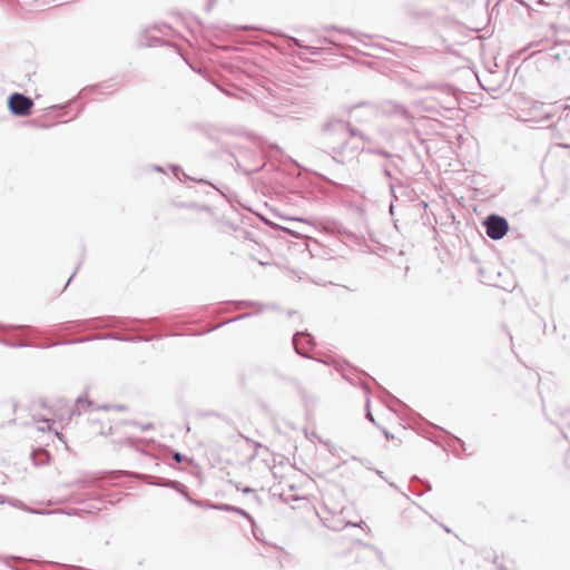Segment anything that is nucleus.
I'll list each match as a JSON object with an SVG mask.
<instances>
[{
	"label": "nucleus",
	"instance_id": "obj_11",
	"mask_svg": "<svg viewBox=\"0 0 570 570\" xmlns=\"http://www.w3.org/2000/svg\"><path fill=\"white\" fill-rule=\"evenodd\" d=\"M295 352L305 358H312L309 351L315 346L314 337L307 332H296L293 336Z\"/></svg>",
	"mask_w": 570,
	"mask_h": 570
},
{
	"label": "nucleus",
	"instance_id": "obj_25",
	"mask_svg": "<svg viewBox=\"0 0 570 570\" xmlns=\"http://www.w3.org/2000/svg\"><path fill=\"white\" fill-rule=\"evenodd\" d=\"M148 29H151V31H156V32L163 33L165 36L169 35V32L171 31L170 26H168L166 23L154 24V26L148 27Z\"/></svg>",
	"mask_w": 570,
	"mask_h": 570
},
{
	"label": "nucleus",
	"instance_id": "obj_61",
	"mask_svg": "<svg viewBox=\"0 0 570 570\" xmlns=\"http://www.w3.org/2000/svg\"><path fill=\"white\" fill-rule=\"evenodd\" d=\"M479 273H480V275L482 276V274H483V269H482V268H480V269H479Z\"/></svg>",
	"mask_w": 570,
	"mask_h": 570
},
{
	"label": "nucleus",
	"instance_id": "obj_59",
	"mask_svg": "<svg viewBox=\"0 0 570 570\" xmlns=\"http://www.w3.org/2000/svg\"><path fill=\"white\" fill-rule=\"evenodd\" d=\"M385 436L389 439L391 438L390 433L389 432H385Z\"/></svg>",
	"mask_w": 570,
	"mask_h": 570
},
{
	"label": "nucleus",
	"instance_id": "obj_51",
	"mask_svg": "<svg viewBox=\"0 0 570 570\" xmlns=\"http://www.w3.org/2000/svg\"><path fill=\"white\" fill-rule=\"evenodd\" d=\"M13 505H17V507H20V505H23V503L19 500H16V503H12Z\"/></svg>",
	"mask_w": 570,
	"mask_h": 570
},
{
	"label": "nucleus",
	"instance_id": "obj_31",
	"mask_svg": "<svg viewBox=\"0 0 570 570\" xmlns=\"http://www.w3.org/2000/svg\"><path fill=\"white\" fill-rule=\"evenodd\" d=\"M254 314H255V313H249V312H248V313H244V314H240V315H238V316H236V317H233V318H230V320H228V321H226V322L222 323L220 325H225V324H229V323L237 322V321H240V320H245V318H247V317L253 316Z\"/></svg>",
	"mask_w": 570,
	"mask_h": 570
},
{
	"label": "nucleus",
	"instance_id": "obj_39",
	"mask_svg": "<svg viewBox=\"0 0 570 570\" xmlns=\"http://www.w3.org/2000/svg\"><path fill=\"white\" fill-rule=\"evenodd\" d=\"M6 405H8L13 413L17 411V403L14 401H10L6 403Z\"/></svg>",
	"mask_w": 570,
	"mask_h": 570
},
{
	"label": "nucleus",
	"instance_id": "obj_40",
	"mask_svg": "<svg viewBox=\"0 0 570 570\" xmlns=\"http://www.w3.org/2000/svg\"><path fill=\"white\" fill-rule=\"evenodd\" d=\"M170 168L176 176L178 175V171H180V167L178 165H173Z\"/></svg>",
	"mask_w": 570,
	"mask_h": 570
},
{
	"label": "nucleus",
	"instance_id": "obj_10",
	"mask_svg": "<svg viewBox=\"0 0 570 570\" xmlns=\"http://www.w3.org/2000/svg\"><path fill=\"white\" fill-rule=\"evenodd\" d=\"M153 338H154L153 336H142V335L127 336V335H122L119 333H109V334H104V335H98V336H92V337H80V338L66 340V341H63V343L65 344H79V343H85V342H89L92 340H115V341H119V342L137 343V342H150Z\"/></svg>",
	"mask_w": 570,
	"mask_h": 570
},
{
	"label": "nucleus",
	"instance_id": "obj_42",
	"mask_svg": "<svg viewBox=\"0 0 570 570\" xmlns=\"http://www.w3.org/2000/svg\"><path fill=\"white\" fill-rule=\"evenodd\" d=\"M140 428H141L142 431H147V430L153 428V424L151 423H147V424L141 425Z\"/></svg>",
	"mask_w": 570,
	"mask_h": 570
},
{
	"label": "nucleus",
	"instance_id": "obj_63",
	"mask_svg": "<svg viewBox=\"0 0 570 570\" xmlns=\"http://www.w3.org/2000/svg\"><path fill=\"white\" fill-rule=\"evenodd\" d=\"M566 104H570V96L567 98V102Z\"/></svg>",
	"mask_w": 570,
	"mask_h": 570
},
{
	"label": "nucleus",
	"instance_id": "obj_44",
	"mask_svg": "<svg viewBox=\"0 0 570 570\" xmlns=\"http://www.w3.org/2000/svg\"><path fill=\"white\" fill-rule=\"evenodd\" d=\"M78 268H79V267H77L76 269H78ZM76 272H77V271H75V272L72 273V275L68 278V282H67V284L65 285V288L70 284L71 279L73 278V276H75V274H76Z\"/></svg>",
	"mask_w": 570,
	"mask_h": 570
},
{
	"label": "nucleus",
	"instance_id": "obj_34",
	"mask_svg": "<svg viewBox=\"0 0 570 570\" xmlns=\"http://www.w3.org/2000/svg\"><path fill=\"white\" fill-rule=\"evenodd\" d=\"M366 417H367V420H370L372 423H375V420H374V417H373V414H372V412H371V410H370V397H368V396H367V399H366Z\"/></svg>",
	"mask_w": 570,
	"mask_h": 570
},
{
	"label": "nucleus",
	"instance_id": "obj_26",
	"mask_svg": "<svg viewBox=\"0 0 570 570\" xmlns=\"http://www.w3.org/2000/svg\"><path fill=\"white\" fill-rule=\"evenodd\" d=\"M121 83L119 81H115V80H107V81H104L99 85H97L95 88H101V89H107V90H116Z\"/></svg>",
	"mask_w": 570,
	"mask_h": 570
},
{
	"label": "nucleus",
	"instance_id": "obj_45",
	"mask_svg": "<svg viewBox=\"0 0 570 570\" xmlns=\"http://www.w3.org/2000/svg\"><path fill=\"white\" fill-rule=\"evenodd\" d=\"M252 443H253V445H254V448H255V449L263 448V444H261L259 442H255V441H253Z\"/></svg>",
	"mask_w": 570,
	"mask_h": 570
},
{
	"label": "nucleus",
	"instance_id": "obj_60",
	"mask_svg": "<svg viewBox=\"0 0 570 570\" xmlns=\"http://www.w3.org/2000/svg\"><path fill=\"white\" fill-rule=\"evenodd\" d=\"M42 128H49V125H41Z\"/></svg>",
	"mask_w": 570,
	"mask_h": 570
},
{
	"label": "nucleus",
	"instance_id": "obj_24",
	"mask_svg": "<svg viewBox=\"0 0 570 570\" xmlns=\"http://www.w3.org/2000/svg\"><path fill=\"white\" fill-rule=\"evenodd\" d=\"M169 488L177 491L183 497L187 495V493H188L186 485H184L183 483H180L179 481H176V480H171Z\"/></svg>",
	"mask_w": 570,
	"mask_h": 570
},
{
	"label": "nucleus",
	"instance_id": "obj_18",
	"mask_svg": "<svg viewBox=\"0 0 570 570\" xmlns=\"http://www.w3.org/2000/svg\"><path fill=\"white\" fill-rule=\"evenodd\" d=\"M92 406V402L88 400L86 396L80 395L76 399L73 406L68 410V420H70L75 415H81L83 412H87Z\"/></svg>",
	"mask_w": 570,
	"mask_h": 570
},
{
	"label": "nucleus",
	"instance_id": "obj_7",
	"mask_svg": "<svg viewBox=\"0 0 570 570\" xmlns=\"http://www.w3.org/2000/svg\"><path fill=\"white\" fill-rule=\"evenodd\" d=\"M33 100L21 92H12L7 99V106L12 116L27 117L33 108Z\"/></svg>",
	"mask_w": 570,
	"mask_h": 570
},
{
	"label": "nucleus",
	"instance_id": "obj_4",
	"mask_svg": "<svg viewBox=\"0 0 570 570\" xmlns=\"http://www.w3.org/2000/svg\"><path fill=\"white\" fill-rule=\"evenodd\" d=\"M157 322V318H149L147 321L140 318H120L116 316H109L106 318L94 317L88 320H78L66 322L61 325V330L69 331L72 327H83V328H104V327H121L128 331H137L138 328L134 326V324L149 323L154 324Z\"/></svg>",
	"mask_w": 570,
	"mask_h": 570
},
{
	"label": "nucleus",
	"instance_id": "obj_38",
	"mask_svg": "<svg viewBox=\"0 0 570 570\" xmlns=\"http://www.w3.org/2000/svg\"><path fill=\"white\" fill-rule=\"evenodd\" d=\"M452 439H453V441H454L458 445H460V448H461L463 451H465V448H464V445H465V444H464V442H463L461 439H459V438H456V436H452Z\"/></svg>",
	"mask_w": 570,
	"mask_h": 570
},
{
	"label": "nucleus",
	"instance_id": "obj_29",
	"mask_svg": "<svg viewBox=\"0 0 570 570\" xmlns=\"http://www.w3.org/2000/svg\"><path fill=\"white\" fill-rule=\"evenodd\" d=\"M323 29L325 31H338V32H342V33H352V31L350 29L340 28V27L334 26V24L324 26Z\"/></svg>",
	"mask_w": 570,
	"mask_h": 570
},
{
	"label": "nucleus",
	"instance_id": "obj_21",
	"mask_svg": "<svg viewBox=\"0 0 570 570\" xmlns=\"http://www.w3.org/2000/svg\"><path fill=\"white\" fill-rule=\"evenodd\" d=\"M141 478L144 479V481L147 484L161 487V488H169L170 482H171L170 479H165V478L148 475V474H144V475H141Z\"/></svg>",
	"mask_w": 570,
	"mask_h": 570
},
{
	"label": "nucleus",
	"instance_id": "obj_27",
	"mask_svg": "<svg viewBox=\"0 0 570 570\" xmlns=\"http://www.w3.org/2000/svg\"><path fill=\"white\" fill-rule=\"evenodd\" d=\"M366 153L371 154V155H376V156H382L386 159H390V157H394L395 155L389 153L387 150L385 149H382V148H368L366 149Z\"/></svg>",
	"mask_w": 570,
	"mask_h": 570
},
{
	"label": "nucleus",
	"instance_id": "obj_53",
	"mask_svg": "<svg viewBox=\"0 0 570 570\" xmlns=\"http://www.w3.org/2000/svg\"><path fill=\"white\" fill-rule=\"evenodd\" d=\"M58 108H63V106L53 105V106L51 107V109H58Z\"/></svg>",
	"mask_w": 570,
	"mask_h": 570
},
{
	"label": "nucleus",
	"instance_id": "obj_41",
	"mask_svg": "<svg viewBox=\"0 0 570 570\" xmlns=\"http://www.w3.org/2000/svg\"><path fill=\"white\" fill-rule=\"evenodd\" d=\"M361 385H362V387L364 389V391H365L366 393H368V391H370L368 384H367L366 382L362 381V382H361Z\"/></svg>",
	"mask_w": 570,
	"mask_h": 570
},
{
	"label": "nucleus",
	"instance_id": "obj_1",
	"mask_svg": "<svg viewBox=\"0 0 570 570\" xmlns=\"http://www.w3.org/2000/svg\"><path fill=\"white\" fill-rule=\"evenodd\" d=\"M527 49H533L529 59L534 63L570 72V41L561 38L560 28L556 23L537 31Z\"/></svg>",
	"mask_w": 570,
	"mask_h": 570
},
{
	"label": "nucleus",
	"instance_id": "obj_3",
	"mask_svg": "<svg viewBox=\"0 0 570 570\" xmlns=\"http://www.w3.org/2000/svg\"><path fill=\"white\" fill-rule=\"evenodd\" d=\"M528 121H534L541 128L548 129L556 146L570 149V104L560 105L554 112L544 109L538 119L530 118Z\"/></svg>",
	"mask_w": 570,
	"mask_h": 570
},
{
	"label": "nucleus",
	"instance_id": "obj_30",
	"mask_svg": "<svg viewBox=\"0 0 570 570\" xmlns=\"http://www.w3.org/2000/svg\"><path fill=\"white\" fill-rule=\"evenodd\" d=\"M6 328L10 330H22V331H29V332H38V330L30 325H8Z\"/></svg>",
	"mask_w": 570,
	"mask_h": 570
},
{
	"label": "nucleus",
	"instance_id": "obj_62",
	"mask_svg": "<svg viewBox=\"0 0 570 570\" xmlns=\"http://www.w3.org/2000/svg\"><path fill=\"white\" fill-rule=\"evenodd\" d=\"M154 337H155V338H161V337H163V335H156V336H154Z\"/></svg>",
	"mask_w": 570,
	"mask_h": 570
},
{
	"label": "nucleus",
	"instance_id": "obj_9",
	"mask_svg": "<svg viewBox=\"0 0 570 570\" xmlns=\"http://www.w3.org/2000/svg\"><path fill=\"white\" fill-rule=\"evenodd\" d=\"M402 161V158L396 155L394 157H390V159H385L384 163L381 164V169L384 177L390 179L389 187L393 198L397 199L396 189H405V186L401 180H394V171H400L399 163Z\"/></svg>",
	"mask_w": 570,
	"mask_h": 570
},
{
	"label": "nucleus",
	"instance_id": "obj_32",
	"mask_svg": "<svg viewBox=\"0 0 570 570\" xmlns=\"http://www.w3.org/2000/svg\"><path fill=\"white\" fill-rule=\"evenodd\" d=\"M171 459L177 463H180V462L187 460V458L184 454H181L180 452H177V451L173 452Z\"/></svg>",
	"mask_w": 570,
	"mask_h": 570
},
{
	"label": "nucleus",
	"instance_id": "obj_37",
	"mask_svg": "<svg viewBox=\"0 0 570 570\" xmlns=\"http://www.w3.org/2000/svg\"><path fill=\"white\" fill-rule=\"evenodd\" d=\"M188 502H190L191 504H195V505H198V507H204V503L198 501V500H195L193 499L189 493H187V495L184 497Z\"/></svg>",
	"mask_w": 570,
	"mask_h": 570
},
{
	"label": "nucleus",
	"instance_id": "obj_48",
	"mask_svg": "<svg viewBox=\"0 0 570 570\" xmlns=\"http://www.w3.org/2000/svg\"><path fill=\"white\" fill-rule=\"evenodd\" d=\"M253 491L254 490L252 488H248V487L243 490L244 493H249V492H253Z\"/></svg>",
	"mask_w": 570,
	"mask_h": 570
},
{
	"label": "nucleus",
	"instance_id": "obj_17",
	"mask_svg": "<svg viewBox=\"0 0 570 570\" xmlns=\"http://www.w3.org/2000/svg\"><path fill=\"white\" fill-rule=\"evenodd\" d=\"M17 2L27 11H40L47 7L56 6V0H17Z\"/></svg>",
	"mask_w": 570,
	"mask_h": 570
},
{
	"label": "nucleus",
	"instance_id": "obj_2",
	"mask_svg": "<svg viewBox=\"0 0 570 570\" xmlns=\"http://www.w3.org/2000/svg\"><path fill=\"white\" fill-rule=\"evenodd\" d=\"M321 137L328 146V154L337 164L344 165L352 160L360 150L353 139L370 142L371 138L353 127L347 120L336 116L328 117L321 125Z\"/></svg>",
	"mask_w": 570,
	"mask_h": 570
},
{
	"label": "nucleus",
	"instance_id": "obj_52",
	"mask_svg": "<svg viewBox=\"0 0 570 570\" xmlns=\"http://www.w3.org/2000/svg\"><path fill=\"white\" fill-rule=\"evenodd\" d=\"M389 397H391L394 402L400 403V401L395 396L391 395L390 393H389Z\"/></svg>",
	"mask_w": 570,
	"mask_h": 570
},
{
	"label": "nucleus",
	"instance_id": "obj_28",
	"mask_svg": "<svg viewBox=\"0 0 570 570\" xmlns=\"http://www.w3.org/2000/svg\"><path fill=\"white\" fill-rule=\"evenodd\" d=\"M366 550H367V552H370L371 554H373L375 557V559L379 563L384 562L383 553L380 550H377L373 547H367Z\"/></svg>",
	"mask_w": 570,
	"mask_h": 570
},
{
	"label": "nucleus",
	"instance_id": "obj_36",
	"mask_svg": "<svg viewBox=\"0 0 570 570\" xmlns=\"http://www.w3.org/2000/svg\"><path fill=\"white\" fill-rule=\"evenodd\" d=\"M188 502H190L191 504H195V505H198V507H204V503L198 501V500H195L193 499L189 493H187V495L184 497Z\"/></svg>",
	"mask_w": 570,
	"mask_h": 570
},
{
	"label": "nucleus",
	"instance_id": "obj_15",
	"mask_svg": "<svg viewBox=\"0 0 570 570\" xmlns=\"http://www.w3.org/2000/svg\"><path fill=\"white\" fill-rule=\"evenodd\" d=\"M153 32L154 31H151V29H148V28H146L144 30V32L141 33V36L138 40V43L140 47L153 48V47H160V46H169V47H173L178 53H180L176 46H174L171 42H169L167 40H164L160 37L155 36Z\"/></svg>",
	"mask_w": 570,
	"mask_h": 570
},
{
	"label": "nucleus",
	"instance_id": "obj_16",
	"mask_svg": "<svg viewBox=\"0 0 570 570\" xmlns=\"http://www.w3.org/2000/svg\"><path fill=\"white\" fill-rule=\"evenodd\" d=\"M343 513H344V510H341L340 513L333 514L331 519H325L324 524L328 529H332L333 531H341V530H344L346 527L362 528L363 524L365 525V522L362 520L360 522L346 521L343 518Z\"/></svg>",
	"mask_w": 570,
	"mask_h": 570
},
{
	"label": "nucleus",
	"instance_id": "obj_54",
	"mask_svg": "<svg viewBox=\"0 0 570 570\" xmlns=\"http://www.w3.org/2000/svg\"><path fill=\"white\" fill-rule=\"evenodd\" d=\"M346 236L351 237V238L355 237V235L353 233H346Z\"/></svg>",
	"mask_w": 570,
	"mask_h": 570
},
{
	"label": "nucleus",
	"instance_id": "obj_14",
	"mask_svg": "<svg viewBox=\"0 0 570 570\" xmlns=\"http://www.w3.org/2000/svg\"><path fill=\"white\" fill-rule=\"evenodd\" d=\"M208 507L210 509H214V510H218V511H226V512H233V513H237L242 517H244L252 525V531H253V534L256 539H258V535H257V527H256V523H255V520L254 518L247 512L245 511L244 509L242 508H238V507H235V505H232V504H227V503H210L208 504Z\"/></svg>",
	"mask_w": 570,
	"mask_h": 570
},
{
	"label": "nucleus",
	"instance_id": "obj_55",
	"mask_svg": "<svg viewBox=\"0 0 570 570\" xmlns=\"http://www.w3.org/2000/svg\"><path fill=\"white\" fill-rule=\"evenodd\" d=\"M128 442H129V444H130L131 446H134V440H132V439L128 440Z\"/></svg>",
	"mask_w": 570,
	"mask_h": 570
},
{
	"label": "nucleus",
	"instance_id": "obj_23",
	"mask_svg": "<svg viewBox=\"0 0 570 570\" xmlns=\"http://www.w3.org/2000/svg\"><path fill=\"white\" fill-rule=\"evenodd\" d=\"M169 488L177 491L183 497L187 495V493H188L186 485H184L183 483H180L179 481H176V480H171Z\"/></svg>",
	"mask_w": 570,
	"mask_h": 570
},
{
	"label": "nucleus",
	"instance_id": "obj_13",
	"mask_svg": "<svg viewBox=\"0 0 570 570\" xmlns=\"http://www.w3.org/2000/svg\"><path fill=\"white\" fill-rule=\"evenodd\" d=\"M385 111L390 117L402 120L407 125H412L415 119L413 114L404 105L396 101L386 102Z\"/></svg>",
	"mask_w": 570,
	"mask_h": 570
},
{
	"label": "nucleus",
	"instance_id": "obj_8",
	"mask_svg": "<svg viewBox=\"0 0 570 570\" xmlns=\"http://www.w3.org/2000/svg\"><path fill=\"white\" fill-rule=\"evenodd\" d=\"M485 234L493 240L503 238L509 230L507 218L498 214H490L483 222Z\"/></svg>",
	"mask_w": 570,
	"mask_h": 570
},
{
	"label": "nucleus",
	"instance_id": "obj_5",
	"mask_svg": "<svg viewBox=\"0 0 570 570\" xmlns=\"http://www.w3.org/2000/svg\"><path fill=\"white\" fill-rule=\"evenodd\" d=\"M58 407L53 405H49L47 400L43 397H39L33 400L29 405V411L32 420L35 422H41L45 425L38 426V431L45 432V431H52L51 422L52 420L49 417V415H53L59 417L60 420L63 419V414H58V411L66 407L65 401L59 400Z\"/></svg>",
	"mask_w": 570,
	"mask_h": 570
},
{
	"label": "nucleus",
	"instance_id": "obj_35",
	"mask_svg": "<svg viewBox=\"0 0 570 570\" xmlns=\"http://www.w3.org/2000/svg\"><path fill=\"white\" fill-rule=\"evenodd\" d=\"M413 481H416V482H420V483H423L425 485L424 490L423 491H431L432 490V485L430 484L429 481H421L417 476H413L412 478V482Z\"/></svg>",
	"mask_w": 570,
	"mask_h": 570
},
{
	"label": "nucleus",
	"instance_id": "obj_43",
	"mask_svg": "<svg viewBox=\"0 0 570 570\" xmlns=\"http://www.w3.org/2000/svg\"><path fill=\"white\" fill-rule=\"evenodd\" d=\"M342 375H343V377H344V379H346V380H348L351 383H353L352 377H350V375L345 372V370H343V374H342Z\"/></svg>",
	"mask_w": 570,
	"mask_h": 570
},
{
	"label": "nucleus",
	"instance_id": "obj_58",
	"mask_svg": "<svg viewBox=\"0 0 570 570\" xmlns=\"http://www.w3.org/2000/svg\"><path fill=\"white\" fill-rule=\"evenodd\" d=\"M389 484H390V487H392V488H395V489H396V485H395L393 482H390Z\"/></svg>",
	"mask_w": 570,
	"mask_h": 570
},
{
	"label": "nucleus",
	"instance_id": "obj_64",
	"mask_svg": "<svg viewBox=\"0 0 570 570\" xmlns=\"http://www.w3.org/2000/svg\"><path fill=\"white\" fill-rule=\"evenodd\" d=\"M77 570H87V569H83V568H77Z\"/></svg>",
	"mask_w": 570,
	"mask_h": 570
},
{
	"label": "nucleus",
	"instance_id": "obj_57",
	"mask_svg": "<svg viewBox=\"0 0 570 570\" xmlns=\"http://www.w3.org/2000/svg\"><path fill=\"white\" fill-rule=\"evenodd\" d=\"M124 409H125V406H124V405H119V406H118V410H119V411H122Z\"/></svg>",
	"mask_w": 570,
	"mask_h": 570
},
{
	"label": "nucleus",
	"instance_id": "obj_56",
	"mask_svg": "<svg viewBox=\"0 0 570 570\" xmlns=\"http://www.w3.org/2000/svg\"><path fill=\"white\" fill-rule=\"evenodd\" d=\"M544 107V104H540L538 107H534L535 109L538 108H543Z\"/></svg>",
	"mask_w": 570,
	"mask_h": 570
},
{
	"label": "nucleus",
	"instance_id": "obj_49",
	"mask_svg": "<svg viewBox=\"0 0 570 570\" xmlns=\"http://www.w3.org/2000/svg\"><path fill=\"white\" fill-rule=\"evenodd\" d=\"M40 451H41V453H42L47 459L49 458V453H48V451H46V450H43V449H41Z\"/></svg>",
	"mask_w": 570,
	"mask_h": 570
},
{
	"label": "nucleus",
	"instance_id": "obj_46",
	"mask_svg": "<svg viewBox=\"0 0 570 570\" xmlns=\"http://www.w3.org/2000/svg\"><path fill=\"white\" fill-rule=\"evenodd\" d=\"M154 170H156V171H160V173H163V171H164V170H163V167H161V166H159V165H155V166H154Z\"/></svg>",
	"mask_w": 570,
	"mask_h": 570
},
{
	"label": "nucleus",
	"instance_id": "obj_19",
	"mask_svg": "<svg viewBox=\"0 0 570 570\" xmlns=\"http://www.w3.org/2000/svg\"><path fill=\"white\" fill-rule=\"evenodd\" d=\"M0 343L6 345V346L13 347V348L27 347V346H32V347H53V346H57V345H60V344H65L63 342H55V343H50V344H47V345H39V344H33V343H28V342H13V341H9V340H6V338H1Z\"/></svg>",
	"mask_w": 570,
	"mask_h": 570
},
{
	"label": "nucleus",
	"instance_id": "obj_6",
	"mask_svg": "<svg viewBox=\"0 0 570 570\" xmlns=\"http://www.w3.org/2000/svg\"><path fill=\"white\" fill-rule=\"evenodd\" d=\"M76 491L81 492V494L86 498V500L90 501V509L100 510V494L101 488L99 483L92 479H81L77 480L72 483Z\"/></svg>",
	"mask_w": 570,
	"mask_h": 570
},
{
	"label": "nucleus",
	"instance_id": "obj_20",
	"mask_svg": "<svg viewBox=\"0 0 570 570\" xmlns=\"http://www.w3.org/2000/svg\"><path fill=\"white\" fill-rule=\"evenodd\" d=\"M415 89L419 91L438 89L442 94H446L450 97L449 104H453V105L455 104V99L450 95L451 88L449 86L435 85L433 82H425V83H422V85L415 87Z\"/></svg>",
	"mask_w": 570,
	"mask_h": 570
},
{
	"label": "nucleus",
	"instance_id": "obj_22",
	"mask_svg": "<svg viewBox=\"0 0 570 570\" xmlns=\"http://www.w3.org/2000/svg\"><path fill=\"white\" fill-rule=\"evenodd\" d=\"M235 305V308L236 309H240L243 307H258L259 311H263L265 308H268L269 306H263L261 303L258 302H255V301H235L233 303ZM272 308H274V306H271Z\"/></svg>",
	"mask_w": 570,
	"mask_h": 570
},
{
	"label": "nucleus",
	"instance_id": "obj_33",
	"mask_svg": "<svg viewBox=\"0 0 570 570\" xmlns=\"http://www.w3.org/2000/svg\"><path fill=\"white\" fill-rule=\"evenodd\" d=\"M317 42L318 43H330V45H334V46L337 45V42L334 39L328 38V37H321L317 39Z\"/></svg>",
	"mask_w": 570,
	"mask_h": 570
},
{
	"label": "nucleus",
	"instance_id": "obj_12",
	"mask_svg": "<svg viewBox=\"0 0 570 570\" xmlns=\"http://www.w3.org/2000/svg\"><path fill=\"white\" fill-rule=\"evenodd\" d=\"M268 32L273 36L282 38L285 42V49L287 50H292L293 47H298L306 50L311 56H321L323 53V48L316 46H306L299 39L287 36L279 30H269Z\"/></svg>",
	"mask_w": 570,
	"mask_h": 570
},
{
	"label": "nucleus",
	"instance_id": "obj_50",
	"mask_svg": "<svg viewBox=\"0 0 570 570\" xmlns=\"http://www.w3.org/2000/svg\"><path fill=\"white\" fill-rule=\"evenodd\" d=\"M55 434L58 436L59 440L62 441V434L61 433H59L58 431H55Z\"/></svg>",
	"mask_w": 570,
	"mask_h": 570
},
{
	"label": "nucleus",
	"instance_id": "obj_47",
	"mask_svg": "<svg viewBox=\"0 0 570 570\" xmlns=\"http://www.w3.org/2000/svg\"><path fill=\"white\" fill-rule=\"evenodd\" d=\"M375 472H376V474H377L381 479H384V480H385V476H384V474H383V472H382V471H380V470H375Z\"/></svg>",
	"mask_w": 570,
	"mask_h": 570
}]
</instances>
